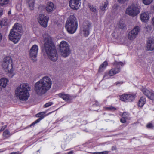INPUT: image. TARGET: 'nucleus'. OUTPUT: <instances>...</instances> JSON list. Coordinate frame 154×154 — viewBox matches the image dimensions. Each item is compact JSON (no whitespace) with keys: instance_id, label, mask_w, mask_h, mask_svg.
<instances>
[{"instance_id":"nucleus-38","label":"nucleus","mask_w":154,"mask_h":154,"mask_svg":"<svg viewBox=\"0 0 154 154\" xmlns=\"http://www.w3.org/2000/svg\"><path fill=\"white\" fill-rule=\"evenodd\" d=\"M146 127L149 128H152L154 127V125L152 123H150L147 125Z\"/></svg>"},{"instance_id":"nucleus-35","label":"nucleus","mask_w":154,"mask_h":154,"mask_svg":"<svg viewBox=\"0 0 154 154\" xmlns=\"http://www.w3.org/2000/svg\"><path fill=\"white\" fill-rule=\"evenodd\" d=\"M53 103L52 102H50L45 104L44 105V107L46 108L48 107L53 104Z\"/></svg>"},{"instance_id":"nucleus-13","label":"nucleus","mask_w":154,"mask_h":154,"mask_svg":"<svg viewBox=\"0 0 154 154\" xmlns=\"http://www.w3.org/2000/svg\"><path fill=\"white\" fill-rule=\"evenodd\" d=\"M38 48L37 45H34L31 48L29 51V56L34 61L36 60V57L38 52Z\"/></svg>"},{"instance_id":"nucleus-20","label":"nucleus","mask_w":154,"mask_h":154,"mask_svg":"<svg viewBox=\"0 0 154 154\" xmlns=\"http://www.w3.org/2000/svg\"><path fill=\"white\" fill-rule=\"evenodd\" d=\"M9 82V80L6 78H2L0 79V89L1 90L2 88H4L7 85Z\"/></svg>"},{"instance_id":"nucleus-6","label":"nucleus","mask_w":154,"mask_h":154,"mask_svg":"<svg viewBox=\"0 0 154 154\" xmlns=\"http://www.w3.org/2000/svg\"><path fill=\"white\" fill-rule=\"evenodd\" d=\"M78 28V22L76 18L74 15H71L68 18L66 23L65 28L68 32L73 34Z\"/></svg>"},{"instance_id":"nucleus-4","label":"nucleus","mask_w":154,"mask_h":154,"mask_svg":"<svg viewBox=\"0 0 154 154\" xmlns=\"http://www.w3.org/2000/svg\"><path fill=\"white\" fill-rule=\"evenodd\" d=\"M30 87L27 83L20 84L17 87L15 91V94L16 97L22 101L27 100L29 97V94L28 89Z\"/></svg>"},{"instance_id":"nucleus-16","label":"nucleus","mask_w":154,"mask_h":154,"mask_svg":"<svg viewBox=\"0 0 154 154\" xmlns=\"http://www.w3.org/2000/svg\"><path fill=\"white\" fill-rule=\"evenodd\" d=\"M45 112H42L40 113H39L36 115V117H39V118L32 123L28 127H31L32 126H34L35 124H36L37 123L39 122L41 120L43 119L44 117L45 116Z\"/></svg>"},{"instance_id":"nucleus-44","label":"nucleus","mask_w":154,"mask_h":154,"mask_svg":"<svg viewBox=\"0 0 154 154\" xmlns=\"http://www.w3.org/2000/svg\"><path fill=\"white\" fill-rule=\"evenodd\" d=\"M151 23L152 25L154 26V16L152 18V20L151 21Z\"/></svg>"},{"instance_id":"nucleus-30","label":"nucleus","mask_w":154,"mask_h":154,"mask_svg":"<svg viewBox=\"0 0 154 154\" xmlns=\"http://www.w3.org/2000/svg\"><path fill=\"white\" fill-rule=\"evenodd\" d=\"M108 65V63L106 61H104L102 64L100 65L99 67V70H102V69H105Z\"/></svg>"},{"instance_id":"nucleus-39","label":"nucleus","mask_w":154,"mask_h":154,"mask_svg":"<svg viewBox=\"0 0 154 154\" xmlns=\"http://www.w3.org/2000/svg\"><path fill=\"white\" fill-rule=\"evenodd\" d=\"M119 27L120 28L123 29L125 27V25L123 23L119 24Z\"/></svg>"},{"instance_id":"nucleus-46","label":"nucleus","mask_w":154,"mask_h":154,"mask_svg":"<svg viewBox=\"0 0 154 154\" xmlns=\"http://www.w3.org/2000/svg\"><path fill=\"white\" fill-rule=\"evenodd\" d=\"M73 152L72 151H70L67 154H73Z\"/></svg>"},{"instance_id":"nucleus-50","label":"nucleus","mask_w":154,"mask_h":154,"mask_svg":"<svg viewBox=\"0 0 154 154\" xmlns=\"http://www.w3.org/2000/svg\"><path fill=\"white\" fill-rule=\"evenodd\" d=\"M4 151H5V150H2V149H0V152H2Z\"/></svg>"},{"instance_id":"nucleus-26","label":"nucleus","mask_w":154,"mask_h":154,"mask_svg":"<svg viewBox=\"0 0 154 154\" xmlns=\"http://www.w3.org/2000/svg\"><path fill=\"white\" fill-rule=\"evenodd\" d=\"M139 28L138 26L135 27L131 32L136 36H137L139 31Z\"/></svg>"},{"instance_id":"nucleus-45","label":"nucleus","mask_w":154,"mask_h":154,"mask_svg":"<svg viewBox=\"0 0 154 154\" xmlns=\"http://www.w3.org/2000/svg\"><path fill=\"white\" fill-rule=\"evenodd\" d=\"M126 0H118V1L119 3H122L125 2Z\"/></svg>"},{"instance_id":"nucleus-12","label":"nucleus","mask_w":154,"mask_h":154,"mask_svg":"<svg viewBox=\"0 0 154 154\" xmlns=\"http://www.w3.org/2000/svg\"><path fill=\"white\" fill-rule=\"evenodd\" d=\"M136 97L135 94H124L120 96V99L126 102H131L134 101Z\"/></svg>"},{"instance_id":"nucleus-27","label":"nucleus","mask_w":154,"mask_h":154,"mask_svg":"<svg viewBox=\"0 0 154 154\" xmlns=\"http://www.w3.org/2000/svg\"><path fill=\"white\" fill-rule=\"evenodd\" d=\"M136 36L133 34L131 32H129L128 35V38L130 40H133L136 37Z\"/></svg>"},{"instance_id":"nucleus-18","label":"nucleus","mask_w":154,"mask_h":154,"mask_svg":"<svg viewBox=\"0 0 154 154\" xmlns=\"http://www.w3.org/2000/svg\"><path fill=\"white\" fill-rule=\"evenodd\" d=\"M140 18L143 22L146 23L149 19L150 17L148 12L142 13L140 15Z\"/></svg>"},{"instance_id":"nucleus-7","label":"nucleus","mask_w":154,"mask_h":154,"mask_svg":"<svg viewBox=\"0 0 154 154\" xmlns=\"http://www.w3.org/2000/svg\"><path fill=\"white\" fill-rule=\"evenodd\" d=\"M140 6L137 4H133L126 9L125 13L130 16L134 17L140 12Z\"/></svg>"},{"instance_id":"nucleus-15","label":"nucleus","mask_w":154,"mask_h":154,"mask_svg":"<svg viewBox=\"0 0 154 154\" xmlns=\"http://www.w3.org/2000/svg\"><path fill=\"white\" fill-rule=\"evenodd\" d=\"M143 93L149 99L154 100V91L152 90H149L146 88H143L141 90Z\"/></svg>"},{"instance_id":"nucleus-29","label":"nucleus","mask_w":154,"mask_h":154,"mask_svg":"<svg viewBox=\"0 0 154 154\" xmlns=\"http://www.w3.org/2000/svg\"><path fill=\"white\" fill-rule=\"evenodd\" d=\"M104 109L106 110L109 111H113L117 109L116 108L111 106L108 107H104Z\"/></svg>"},{"instance_id":"nucleus-42","label":"nucleus","mask_w":154,"mask_h":154,"mask_svg":"<svg viewBox=\"0 0 154 154\" xmlns=\"http://www.w3.org/2000/svg\"><path fill=\"white\" fill-rule=\"evenodd\" d=\"M7 126L6 125L3 126L2 127L1 129H0V132L3 131L6 127Z\"/></svg>"},{"instance_id":"nucleus-3","label":"nucleus","mask_w":154,"mask_h":154,"mask_svg":"<svg viewBox=\"0 0 154 154\" xmlns=\"http://www.w3.org/2000/svg\"><path fill=\"white\" fill-rule=\"evenodd\" d=\"M1 65L3 70L10 78L13 77L15 75L11 57L9 56L5 57L1 61Z\"/></svg>"},{"instance_id":"nucleus-41","label":"nucleus","mask_w":154,"mask_h":154,"mask_svg":"<svg viewBox=\"0 0 154 154\" xmlns=\"http://www.w3.org/2000/svg\"><path fill=\"white\" fill-rule=\"evenodd\" d=\"M126 118H122L120 119V121L122 123H125L126 122V120L127 119Z\"/></svg>"},{"instance_id":"nucleus-21","label":"nucleus","mask_w":154,"mask_h":154,"mask_svg":"<svg viewBox=\"0 0 154 154\" xmlns=\"http://www.w3.org/2000/svg\"><path fill=\"white\" fill-rule=\"evenodd\" d=\"M58 95L59 97L62 98L63 100L66 101L72 99V97L69 94L63 93H59L58 94Z\"/></svg>"},{"instance_id":"nucleus-8","label":"nucleus","mask_w":154,"mask_h":154,"mask_svg":"<svg viewBox=\"0 0 154 154\" xmlns=\"http://www.w3.org/2000/svg\"><path fill=\"white\" fill-rule=\"evenodd\" d=\"M59 52L63 57H66L70 54V50L69 45L65 41H61L60 44Z\"/></svg>"},{"instance_id":"nucleus-40","label":"nucleus","mask_w":154,"mask_h":154,"mask_svg":"<svg viewBox=\"0 0 154 154\" xmlns=\"http://www.w3.org/2000/svg\"><path fill=\"white\" fill-rule=\"evenodd\" d=\"M127 114L126 113V112H123L122 114V117L124 118H126L127 119H128V117L127 116Z\"/></svg>"},{"instance_id":"nucleus-10","label":"nucleus","mask_w":154,"mask_h":154,"mask_svg":"<svg viewBox=\"0 0 154 154\" xmlns=\"http://www.w3.org/2000/svg\"><path fill=\"white\" fill-rule=\"evenodd\" d=\"M124 63L122 62H115L114 63V68H112L109 72V75L112 76L119 73L120 72V68L122 67Z\"/></svg>"},{"instance_id":"nucleus-43","label":"nucleus","mask_w":154,"mask_h":154,"mask_svg":"<svg viewBox=\"0 0 154 154\" xmlns=\"http://www.w3.org/2000/svg\"><path fill=\"white\" fill-rule=\"evenodd\" d=\"M3 10L2 8H0V17H1L3 14Z\"/></svg>"},{"instance_id":"nucleus-5","label":"nucleus","mask_w":154,"mask_h":154,"mask_svg":"<svg viewBox=\"0 0 154 154\" xmlns=\"http://www.w3.org/2000/svg\"><path fill=\"white\" fill-rule=\"evenodd\" d=\"M22 27L18 23H16L11 29L9 35L10 40L17 43L21 38Z\"/></svg>"},{"instance_id":"nucleus-17","label":"nucleus","mask_w":154,"mask_h":154,"mask_svg":"<svg viewBox=\"0 0 154 154\" xmlns=\"http://www.w3.org/2000/svg\"><path fill=\"white\" fill-rule=\"evenodd\" d=\"M146 48L148 50L153 51L154 50V38L150 37L147 41Z\"/></svg>"},{"instance_id":"nucleus-28","label":"nucleus","mask_w":154,"mask_h":154,"mask_svg":"<svg viewBox=\"0 0 154 154\" xmlns=\"http://www.w3.org/2000/svg\"><path fill=\"white\" fill-rule=\"evenodd\" d=\"M88 6L91 11L94 13H97V11L96 10V8L95 6L90 4H88Z\"/></svg>"},{"instance_id":"nucleus-33","label":"nucleus","mask_w":154,"mask_h":154,"mask_svg":"<svg viewBox=\"0 0 154 154\" xmlns=\"http://www.w3.org/2000/svg\"><path fill=\"white\" fill-rule=\"evenodd\" d=\"M110 75H109V72H105L104 74V76L103 77V79H106L110 78Z\"/></svg>"},{"instance_id":"nucleus-34","label":"nucleus","mask_w":154,"mask_h":154,"mask_svg":"<svg viewBox=\"0 0 154 154\" xmlns=\"http://www.w3.org/2000/svg\"><path fill=\"white\" fill-rule=\"evenodd\" d=\"M3 136L5 137H7L8 136H10V132L8 130H5L3 132Z\"/></svg>"},{"instance_id":"nucleus-36","label":"nucleus","mask_w":154,"mask_h":154,"mask_svg":"<svg viewBox=\"0 0 154 154\" xmlns=\"http://www.w3.org/2000/svg\"><path fill=\"white\" fill-rule=\"evenodd\" d=\"M109 152V151H106L100 152H94V153L96 154H108Z\"/></svg>"},{"instance_id":"nucleus-22","label":"nucleus","mask_w":154,"mask_h":154,"mask_svg":"<svg viewBox=\"0 0 154 154\" xmlns=\"http://www.w3.org/2000/svg\"><path fill=\"white\" fill-rule=\"evenodd\" d=\"M25 1L30 9L32 10H33L35 0H25Z\"/></svg>"},{"instance_id":"nucleus-9","label":"nucleus","mask_w":154,"mask_h":154,"mask_svg":"<svg viewBox=\"0 0 154 154\" xmlns=\"http://www.w3.org/2000/svg\"><path fill=\"white\" fill-rule=\"evenodd\" d=\"M92 27L91 23L88 21L84 22L81 27V31L84 36L88 37L90 33L89 30Z\"/></svg>"},{"instance_id":"nucleus-11","label":"nucleus","mask_w":154,"mask_h":154,"mask_svg":"<svg viewBox=\"0 0 154 154\" xmlns=\"http://www.w3.org/2000/svg\"><path fill=\"white\" fill-rule=\"evenodd\" d=\"M49 19V17L44 14H40L37 18L38 22L44 28L47 27Z\"/></svg>"},{"instance_id":"nucleus-1","label":"nucleus","mask_w":154,"mask_h":154,"mask_svg":"<svg viewBox=\"0 0 154 154\" xmlns=\"http://www.w3.org/2000/svg\"><path fill=\"white\" fill-rule=\"evenodd\" d=\"M44 48L49 59L55 62L57 59L58 54L52 39L49 35L45 34L43 35Z\"/></svg>"},{"instance_id":"nucleus-31","label":"nucleus","mask_w":154,"mask_h":154,"mask_svg":"<svg viewBox=\"0 0 154 154\" xmlns=\"http://www.w3.org/2000/svg\"><path fill=\"white\" fill-rule=\"evenodd\" d=\"M9 0H0V6H3L4 5L8 3Z\"/></svg>"},{"instance_id":"nucleus-49","label":"nucleus","mask_w":154,"mask_h":154,"mask_svg":"<svg viewBox=\"0 0 154 154\" xmlns=\"http://www.w3.org/2000/svg\"><path fill=\"white\" fill-rule=\"evenodd\" d=\"M8 14H11V11H8Z\"/></svg>"},{"instance_id":"nucleus-23","label":"nucleus","mask_w":154,"mask_h":154,"mask_svg":"<svg viewBox=\"0 0 154 154\" xmlns=\"http://www.w3.org/2000/svg\"><path fill=\"white\" fill-rule=\"evenodd\" d=\"M146 99L145 97H142L139 99L138 105L139 107H142L145 104Z\"/></svg>"},{"instance_id":"nucleus-37","label":"nucleus","mask_w":154,"mask_h":154,"mask_svg":"<svg viewBox=\"0 0 154 154\" xmlns=\"http://www.w3.org/2000/svg\"><path fill=\"white\" fill-rule=\"evenodd\" d=\"M146 29L147 31H150L152 30V26L151 25H147L146 27Z\"/></svg>"},{"instance_id":"nucleus-25","label":"nucleus","mask_w":154,"mask_h":154,"mask_svg":"<svg viewBox=\"0 0 154 154\" xmlns=\"http://www.w3.org/2000/svg\"><path fill=\"white\" fill-rule=\"evenodd\" d=\"M108 1H106L103 2L102 4L100 6V9L103 11L106 10L108 6Z\"/></svg>"},{"instance_id":"nucleus-19","label":"nucleus","mask_w":154,"mask_h":154,"mask_svg":"<svg viewBox=\"0 0 154 154\" xmlns=\"http://www.w3.org/2000/svg\"><path fill=\"white\" fill-rule=\"evenodd\" d=\"M45 9L48 12L53 11L55 9V7L54 3L51 2H47L45 7Z\"/></svg>"},{"instance_id":"nucleus-32","label":"nucleus","mask_w":154,"mask_h":154,"mask_svg":"<svg viewBox=\"0 0 154 154\" xmlns=\"http://www.w3.org/2000/svg\"><path fill=\"white\" fill-rule=\"evenodd\" d=\"M154 0H142L143 3L146 5H148L151 4Z\"/></svg>"},{"instance_id":"nucleus-2","label":"nucleus","mask_w":154,"mask_h":154,"mask_svg":"<svg viewBox=\"0 0 154 154\" xmlns=\"http://www.w3.org/2000/svg\"><path fill=\"white\" fill-rule=\"evenodd\" d=\"M51 79L48 76H44L35 84L34 90L37 94L42 95L51 88Z\"/></svg>"},{"instance_id":"nucleus-48","label":"nucleus","mask_w":154,"mask_h":154,"mask_svg":"<svg viewBox=\"0 0 154 154\" xmlns=\"http://www.w3.org/2000/svg\"><path fill=\"white\" fill-rule=\"evenodd\" d=\"M115 149V148L114 147H112V150H113Z\"/></svg>"},{"instance_id":"nucleus-24","label":"nucleus","mask_w":154,"mask_h":154,"mask_svg":"<svg viewBox=\"0 0 154 154\" xmlns=\"http://www.w3.org/2000/svg\"><path fill=\"white\" fill-rule=\"evenodd\" d=\"M0 23L1 24V26L2 27L3 26H7L8 24L7 18L4 17L1 19L0 20Z\"/></svg>"},{"instance_id":"nucleus-47","label":"nucleus","mask_w":154,"mask_h":154,"mask_svg":"<svg viewBox=\"0 0 154 154\" xmlns=\"http://www.w3.org/2000/svg\"><path fill=\"white\" fill-rule=\"evenodd\" d=\"M123 83V82H116V85H118L119 84H122Z\"/></svg>"},{"instance_id":"nucleus-14","label":"nucleus","mask_w":154,"mask_h":154,"mask_svg":"<svg viewBox=\"0 0 154 154\" xmlns=\"http://www.w3.org/2000/svg\"><path fill=\"white\" fill-rule=\"evenodd\" d=\"M81 0H70L69 2V6L73 9H78L81 5Z\"/></svg>"}]
</instances>
